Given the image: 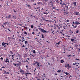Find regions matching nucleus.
Returning a JSON list of instances; mask_svg holds the SVG:
<instances>
[{
	"label": "nucleus",
	"mask_w": 80,
	"mask_h": 80,
	"mask_svg": "<svg viewBox=\"0 0 80 80\" xmlns=\"http://www.w3.org/2000/svg\"><path fill=\"white\" fill-rule=\"evenodd\" d=\"M20 73H22V74H25V75H28V74H30V75H32V73L30 72H27L25 73V71L22 70V69L20 70Z\"/></svg>",
	"instance_id": "1"
},
{
	"label": "nucleus",
	"mask_w": 80,
	"mask_h": 80,
	"mask_svg": "<svg viewBox=\"0 0 80 80\" xmlns=\"http://www.w3.org/2000/svg\"><path fill=\"white\" fill-rule=\"evenodd\" d=\"M63 11L64 12L65 15H68V10L66 9L65 8H64Z\"/></svg>",
	"instance_id": "2"
},
{
	"label": "nucleus",
	"mask_w": 80,
	"mask_h": 80,
	"mask_svg": "<svg viewBox=\"0 0 80 80\" xmlns=\"http://www.w3.org/2000/svg\"><path fill=\"white\" fill-rule=\"evenodd\" d=\"M18 80H25V78H22V77L18 78Z\"/></svg>",
	"instance_id": "3"
},
{
	"label": "nucleus",
	"mask_w": 80,
	"mask_h": 80,
	"mask_svg": "<svg viewBox=\"0 0 80 80\" xmlns=\"http://www.w3.org/2000/svg\"><path fill=\"white\" fill-rule=\"evenodd\" d=\"M35 64H37V68H39V67H40V63H39V62H35Z\"/></svg>",
	"instance_id": "4"
},
{
	"label": "nucleus",
	"mask_w": 80,
	"mask_h": 80,
	"mask_svg": "<svg viewBox=\"0 0 80 80\" xmlns=\"http://www.w3.org/2000/svg\"><path fill=\"white\" fill-rule=\"evenodd\" d=\"M7 44V43H5L4 42H3L2 43V45L5 48H6V45L5 44Z\"/></svg>",
	"instance_id": "5"
},
{
	"label": "nucleus",
	"mask_w": 80,
	"mask_h": 80,
	"mask_svg": "<svg viewBox=\"0 0 80 80\" xmlns=\"http://www.w3.org/2000/svg\"><path fill=\"white\" fill-rule=\"evenodd\" d=\"M5 62H6V63H9V60H8V58H7L6 59V60L5 61Z\"/></svg>",
	"instance_id": "6"
},
{
	"label": "nucleus",
	"mask_w": 80,
	"mask_h": 80,
	"mask_svg": "<svg viewBox=\"0 0 80 80\" xmlns=\"http://www.w3.org/2000/svg\"><path fill=\"white\" fill-rule=\"evenodd\" d=\"M4 74H7L8 75H9V72H7L6 71L4 70V72L3 73Z\"/></svg>",
	"instance_id": "7"
},
{
	"label": "nucleus",
	"mask_w": 80,
	"mask_h": 80,
	"mask_svg": "<svg viewBox=\"0 0 80 80\" xmlns=\"http://www.w3.org/2000/svg\"><path fill=\"white\" fill-rule=\"evenodd\" d=\"M38 29L41 32H43V29L41 28H39Z\"/></svg>",
	"instance_id": "8"
},
{
	"label": "nucleus",
	"mask_w": 80,
	"mask_h": 80,
	"mask_svg": "<svg viewBox=\"0 0 80 80\" xmlns=\"http://www.w3.org/2000/svg\"><path fill=\"white\" fill-rule=\"evenodd\" d=\"M62 1L61 2H60V5H65V3L63 2H62Z\"/></svg>",
	"instance_id": "9"
},
{
	"label": "nucleus",
	"mask_w": 80,
	"mask_h": 80,
	"mask_svg": "<svg viewBox=\"0 0 80 80\" xmlns=\"http://www.w3.org/2000/svg\"><path fill=\"white\" fill-rule=\"evenodd\" d=\"M13 65H14V66H16V67H17V66H18V65H19V64H15V63H13Z\"/></svg>",
	"instance_id": "10"
},
{
	"label": "nucleus",
	"mask_w": 80,
	"mask_h": 80,
	"mask_svg": "<svg viewBox=\"0 0 80 80\" xmlns=\"http://www.w3.org/2000/svg\"><path fill=\"white\" fill-rule=\"evenodd\" d=\"M75 23L76 25H80V22H78V21H76Z\"/></svg>",
	"instance_id": "11"
},
{
	"label": "nucleus",
	"mask_w": 80,
	"mask_h": 80,
	"mask_svg": "<svg viewBox=\"0 0 80 80\" xmlns=\"http://www.w3.org/2000/svg\"><path fill=\"white\" fill-rule=\"evenodd\" d=\"M11 18V15H9L8 16H6V18Z\"/></svg>",
	"instance_id": "12"
},
{
	"label": "nucleus",
	"mask_w": 80,
	"mask_h": 80,
	"mask_svg": "<svg viewBox=\"0 0 80 80\" xmlns=\"http://www.w3.org/2000/svg\"><path fill=\"white\" fill-rule=\"evenodd\" d=\"M40 7H38L36 8V9H38V11H39V12H40Z\"/></svg>",
	"instance_id": "13"
},
{
	"label": "nucleus",
	"mask_w": 80,
	"mask_h": 80,
	"mask_svg": "<svg viewBox=\"0 0 80 80\" xmlns=\"http://www.w3.org/2000/svg\"><path fill=\"white\" fill-rule=\"evenodd\" d=\"M73 4L74 5V7H76V4H77V2H73Z\"/></svg>",
	"instance_id": "14"
},
{
	"label": "nucleus",
	"mask_w": 80,
	"mask_h": 80,
	"mask_svg": "<svg viewBox=\"0 0 80 80\" xmlns=\"http://www.w3.org/2000/svg\"><path fill=\"white\" fill-rule=\"evenodd\" d=\"M61 42V41H60L59 42H58V43H56V44H56V45H57V47H58V45H59V44H60V43Z\"/></svg>",
	"instance_id": "15"
},
{
	"label": "nucleus",
	"mask_w": 80,
	"mask_h": 80,
	"mask_svg": "<svg viewBox=\"0 0 80 80\" xmlns=\"http://www.w3.org/2000/svg\"><path fill=\"white\" fill-rule=\"evenodd\" d=\"M42 38H45V37H44V35H43V34H42Z\"/></svg>",
	"instance_id": "16"
},
{
	"label": "nucleus",
	"mask_w": 80,
	"mask_h": 80,
	"mask_svg": "<svg viewBox=\"0 0 80 80\" xmlns=\"http://www.w3.org/2000/svg\"><path fill=\"white\" fill-rule=\"evenodd\" d=\"M70 65L69 64H68L67 65V66L68 67V69L70 68H71V66H69Z\"/></svg>",
	"instance_id": "17"
},
{
	"label": "nucleus",
	"mask_w": 80,
	"mask_h": 80,
	"mask_svg": "<svg viewBox=\"0 0 80 80\" xmlns=\"http://www.w3.org/2000/svg\"><path fill=\"white\" fill-rule=\"evenodd\" d=\"M45 22H52V21L51 20H45Z\"/></svg>",
	"instance_id": "18"
},
{
	"label": "nucleus",
	"mask_w": 80,
	"mask_h": 80,
	"mask_svg": "<svg viewBox=\"0 0 80 80\" xmlns=\"http://www.w3.org/2000/svg\"><path fill=\"white\" fill-rule=\"evenodd\" d=\"M9 53H11V54H12V55H13V53L12 51H9Z\"/></svg>",
	"instance_id": "19"
},
{
	"label": "nucleus",
	"mask_w": 80,
	"mask_h": 80,
	"mask_svg": "<svg viewBox=\"0 0 80 80\" xmlns=\"http://www.w3.org/2000/svg\"><path fill=\"white\" fill-rule=\"evenodd\" d=\"M63 30H61L60 32V33H61V34H63Z\"/></svg>",
	"instance_id": "20"
},
{
	"label": "nucleus",
	"mask_w": 80,
	"mask_h": 80,
	"mask_svg": "<svg viewBox=\"0 0 80 80\" xmlns=\"http://www.w3.org/2000/svg\"><path fill=\"white\" fill-rule=\"evenodd\" d=\"M72 26L73 27V28H77V25H76L75 26H74V25L73 24H72Z\"/></svg>",
	"instance_id": "21"
},
{
	"label": "nucleus",
	"mask_w": 80,
	"mask_h": 80,
	"mask_svg": "<svg viewBox=\"0 0 80 80\" xmlns=\"http://www.w3.org/2000/svg\"><path fill=\"white\" fill-rule=\"evenodd\" d=\"M65 74H66V76H67V75H69V73H68V72H64Z\"/></svg>",
	"instance_id": "22"
},
{
	"label": "nucleus",
	"mask_w": 80,
	"mask_h": 80,
	"mask_svg": "<svg viewBox=\"0 0 80 80\" xmlns=\"http://www.w3.org/2000/svg\"><path fill=\"white\" fill-rule=\"evenodd\" d=\"M36 32H38V34H40V32H38V29H36Z\"/></svg>",
	"instance_id": "23"
},
{
	"label": "nucleus",
	"mask_w": 80,
	"mask_h": 80,
	"mask_svg": "<svg viewBox=\"0 0 80 80\" xmlns=\"http://www.w3.org/2000/svg\"><path fill=\"white\" fill-rule=\"evenodd\" d=\"M38 5H40V4H42V2H38L37 3Z\"/></svg>",
	"instance_id": "24"
},
{
	"label": "nucleus",
	"mask_w": 80,
	"mask_h": 80,
	"mask_svg": "<svg viewBox=\"0 0 80 80\" xmlns=\"http://www.w3.org/2000/svg\"><path fill=\"white\" fill-rule=\"evenodd\" d=\"M77 63L76 62L75 63H73V65H77Z\"/></svg>",
	"instance_id": "25"
},
{
	"label": "nucleus",
	"mask_w": 80,
	"mask_h": 80,
	"mask_svg": "<svg viewBox=\"0 0 80 80\" xmlns=\"http://www.w3.org/2000/svg\"><path fill=\"white\" fill-rule=\"evenodd\" d=\"M75 14L76 15H78V14H79V12H76L75 13Z\"/></svg>",
	"instance_id": "26"
},
{
	"label": "nucleus",
	"mask_w": 80,
	"mask_h": 80,
	"mask_svg": "<svg viewBox=\"0 0 80 80\" xmlns=\"http://www.w3.org/2000/svg\"><path fill=\"white\" fill-rule=\"evenodd\" d=\"M43 14H46V15H48V13L47 12H43Z\"/></svg>",
	"instance_id": "27"
},
{
	"label": "nucleus",
	"mask_w": 80,
	"mask_h": 80,
	"mask_svg": "<svg viewBox=\"0 0 80 80\" xmlns=\"http://www.w3.org/2000/svg\"><path fill=\"white\" fill-rule=\"evenodd\" d=\"M61 5L62 7L63 8H65V5H63L61 4Z\"/></svg>",
	"instance_id": "28"
},
{
	"label": "nucleus",
	"mask_w": 80,
	"mask_h": 80,
	"mask_svg": "<svg viewBox=\"0 0 80 80\" xmlns=\"http://www.w3.org/2000/svg\"><path fill=\"white\" fill-rule=\"evenodd\" d=\"M65 7H66V8L67 9H66V10H68V6H66L65 5Z\"/></svg>",
	"instance_id": "29"
},
{
	"label": "nucleus",
	"mask_w": 80,
	"mask_h": 80,
	"mask_svg": "<svg viewBox=\"0 0 80 80\" xmlns=\"http://www.w3.org/2000/svg\"><path fill=\"white\" fill-rule=\"evenodd\" d=\"M26 68H28V70H30V69H31V68H28V66H27V65H26Z\"/></svg>",
	"instance_id": "30"
},
{
	"label": "nucleus",
	"mask_w": 80,
	"mask_h": 80,
	"mask_svg": "<svg viewBox=\"0 0 80 80\" xmlns=\"http://www.w3.org/2000/svg\"><path fill=\"white\" fill-rule=\"evenodd\" d=\"M63 62H64V61L63 60H61V63H63Z\"/></svg>",
	"instance_id": "31"
},
{
	"label": "nucleus",
	"mask_w": 80,
	"mask_h": 80,
	"mask_svg": "<svg viewBox=\"0 0 80 80\" xmlns=\"http://www.w3.org/2000/svg\"><path fill=\"white\" fill-rule=\"evenodd\" d=\"M24 43L25 44H27V43H28V41H25Z\"/></svg>",
	"instance_id": "32"
},
{
	"label": "nucleus",
	"mask_w": 80,
	"mask_h": 80,
	"mask_svg": "<svg viewBox=\"0 0 80 80\" xmlns=\"http://www.w3.org/2000/svg\"><path fill=\"white\" fill-rule=\"evenodd\" d=\"M57 72L60 73V72H61V70H58V71H57Z\"/></svg>",
	"instance_id": "33"
},
{
	"label": "nucleus",
	"mask_w": 80,
	"mask_h": 80,
	"mask_svg": "<svg viewBox=\"0 0 80 80\" xmlns=\"http://www.w3.org/2000/svg\"><path fill=\"white\" fill-rule=\"evenodd\" d=\"M33 53H36V52L35 51V50H33Z\"/></svg>",
	"instance_id": "34"
},
{
	"label": "nucleus",
	"mask_w": 80,
	"mask_h": 80,
	"mask_svg": "<svg viewBox=\"0 0 80 80\" xmlns=\"http://www.w3.org/2000/svg\"><path fill=\"white\" fill-rule=\"evenodd\" d=\"M43 32L44 33H47V32L45 30H44V29L43 30Z\"/></svg>",
	"instance_id": "35"
},
{
	"label": "nucleus",
	"mask_w": 80,
	"mask_h": 80,
	"mask_svg": "<svg viewBox=\"0 0 80 80\" xmlns=\"http://www.w3.org/2000/svg\"><path fill=\"white\" fill-rule=\"evenodd\" d=\"M33 25H31V28H33Z\"/></svg>",
	"instance_id": "36"
},
{
	"label": "nucleus",
	"mask_w": 80,
	"mask_h": 80,
	"mask_svg": "<svg viewBox=\"0 0 80 80\" xmlns=\"http://www.w3.org/2000/svg\"><path fill=\"white\" fill-rule=\"evenodd\" d=\"M70 8H74V7H73V6H71L70 7Z\"/></svg>",
	"instance_id": "37"
},
{
	"label": "nucleus",
	"mask_w": 80,
	"mask_h": 80,
	"mask_svg": "<svg viewBox=\"0 0 80 80\" xmlns=\"http://www.w3.org/2000/svg\"><path fill=\"white\" fill-rule=\"evenodd\" d=\"M71 40L72 42H73L74 41V39H71Z\"/></svg>",
	"instance_id": "38"
},
{
	"label": "nucleus",
	"mask_w": 80,
	"mask_h": 80,
	"mask_svg": "<svg viewBox=\"0 0 80 80\" xmlns=\"http://www.w3.org/2000/svg\"><path fill=\"white\" fill-rule=\"evenodd\" d=\"M4 23V25H6L7 23V22H5L4 23Z\"/></svg>",
	"instance_id": "39"
},
{
	"label": "nucleus",
	"mask_w": 80,
	"mask_h": 80,
	"mask_svg": "<svg viewBox=\"0 0 80 80\" xmlns=\"http://www.w3.org/2000/svg\"><path fill=\"white\" fill-rule=\"evenodd\" d=\"M13 18H14L15 19H16V16H13Z\"/></svg>",
	"instance_id": "40"
},
{
	"label": "nucleus",
	"mask_w": 80,
	"mask_h": 80,
	"mask_svg": "<svg viewBox=\"0 0 80 80\" xmlns=\"http://www.w3.org/2000/svg\"><path fill=\"white\" fill-rule=\"evenodd\" d=\"M80 48H78V52H80V49H79Z\"/></svg>",
	"instance_id": "41"
},
{
	"label": "nucleus",
	"mask_w": 80,
	"mask_h": 80,
	"mask_svg": "<svg viewBox=\"0 0 80 80\" xmlns=\"http://www.w3.org/2000/svg\"><path fill=\"white\" fill-rule=\"evenodd\" d=\"M24 34H26V35H27V33L26 32H24Z\"/></svg>",
	"instance_id": "42"
},
{
	"label": "nucleus",
	"mask_w": 80,
	"mask_h": 80,
	"mask_svg": "<svg viewBox=\"0 0 80 80\" xmlns=\"http://www.w3.org/2000/svg\"><path fill=\"white\" fill-rule=\"evenodd\" d=\"M28 7H29L30 8H31V6H30V5L29 4V5H28Z\"/></svg>",
	"instance_id": "43"
},
{
	"label": "nucleus",
	"mask_w": 80,
	"mask_h": 80,
	"mask_svg": "<svg viewBox=\"0 0 80 80\" xmlns=\"http://www.w3.org/2000/svg\"><path fill=\"white\" fill-rule=\"evenodd\" d=\"M43 75L44 76V77H46V76H45V73H43Z\"/></svg>",
	"instance_id": "44"
},
{
	"label": "nucleus",
	"mask_w": 80,
	"mask_h": 80,
	"mask_svg": "<svg viewBox=\"0 0 80 80\" xmlns=\"http://www.w3.org/2000/svg\"><path fill=\"white\" fill-rule=\"evenodd\" d=\"M63 28H64V29H65V28H65V26H63Z\"/></svg>",
	"instance_id": "45"
},
{
	"label": "nucleus",
	"mask_w": 80,
	"mask_h": 80,
	"mask_svg": "<svg viewBox=\"0 0 80 80\" xmlns=\"http://www.w3.org/2000/svg\"><path fill=\"white\" fill-rule=\"evenodd\" d=\"M11 56L13 58H14V55H12Z\"/></svg>",
	"instance_id": "46"
},
{
	"label": "nucleus",
	"mask_w": 80,
	"mask_h": 80,
	"mask_svg": "<svg viewBox=\"0 0 80 80\" xmlns=\"http://www.w3.org/2000/svg\"><path fill=\"white\" fill-rule=\"evenodd\" d=\"M8 40H10V37H8Z\"/></svg>",
	"instance_id": "47"
},
{
	"label": "nucleus",
	"mask_w": 80,
	"mask_h": 80,
	"mask_svg": "<svg viewBox=\"0 0 80 80\" xmlns=\"http://www.w3.org/2000/svg\"><path fill=\"white\" fill-rule=\"evenodd\" d=\"M76 33H78V30H77L76 32Z\"/></svg>",
	"instance_id": "48"
},
{
	"label": "nucleus",
	"mask_w": 80,
	"mask_h": 80,
	"mask_svg": "<svg viewBox=\"0 0 80 80\" xmlns=\"http://www.w3.org/2000/svg\"><path fill=\"white\" fill-rule=\"evenodd\" d=\"M75 60H80V59L77 58L75 59Z\"/></svg>",
	"instance_id": "49"
},
{
	"label": "nucleus",
	"mask_w": 80,
	"mask_h": 80,
	"mask_svg": "<svg viewBox=\"0 0 80 80\" xmlns=\"http://www.w3.org/2000/svg\"><path fill=\"white\" fill-rule=\"evenodd\" d=\"M66 22H70V21H69V20H66Z\"/></svg>",
	"instance_id": "50"
},
{
	"label": "nucleus",
	"mask_w": 80,
	"mask_h": 80,
	"mask_svg": "<svg viewBox=\"0 0 80 80\" xmlns=\"http://www.w3.org/2000/svg\"><path fill=\"white\" fill-rule=\"evenodd\" d=\"M2 27H3V28H5V27L4 26H3V25H2Z\"/></svg>",
	"instance_id": "51"
},
{
	"label": "nucleus",
	"mask_w": 80,
	"mask_h": 80,
	"mask_svg": "<svg viewBox=\"0 0 80 80\" xmlns=\"http://www.w3.org/2000/svg\"><path fill=\"white\" fill-rule=\"evenodd\" d=\"M44 1H45V2H48V0H44Z\"/></svg>",
	"instance_id": "52"
},
{
	"label": "nucleus",
	"mask_w": 80,
	"mask_h": 80,
	"mask_svg": "<svg viewBox=\"0 0 80 80\" xmlns=\"http://www.w3.org/2000/svg\"><path fill=\"white\" fill-rule=\"evenodd\" d=\"M35 0H31V1H32V2H34Z\"/></svg>",
	"instance_id": "53"
},
{
	"label": "nucleus",
	"mask_w": 80,
	"mask_h": 80,
	"mask_svg": "<svg viewBox=\"0 0 80 80\" xmlns=\"http://www.w3.org/2000/svg\"><path fill=\"white\" fill-rule=\"evenodd\" d=\"M5 68L4 66H3L2 67V68Z\"/></svg>",
	"instance_id": "54"
},
{
	"label": "nucleus",
	"mask_w": 80,
	"mask_h": 80,
	"mask_svg": "<svg viewBox=\"0 0 80 80\" xmlns=\"http://www.w3.org/2000/svg\"><path fill=\"white\" fill-rule=\"evenodd\" d=\"M10 56H12V55H11V54H10L9 56H8V57L10 58Z\"/></svg>",
	"instance_id": "55"
},
{
	"label": "nucleus",
	"mask_w": 80,
	"mask_h": 80,
	"mask_svg": "<svg viewBox=\"0 0 80 80\" xmlns=\"http://www.w3.org/2000/svg\"><path fill=\"white\" fill-rule=\"evenodd\" d=\"M39 25H43V24H42L41 23H40Z\"/></svg>",
	"instance_id": "56"
},
{
	"label": "nucleus",
	"mask_w": 80,
	"mask_h": 80,
	"mask_svg": "<svg viewBox=\"0 0 80 80\" xmlns=\"http://www.w3.org/2000/svg\"><path fill=\"white\" fill-rule=\"evenodd\" d=\"M67 57H71V55H68L67 56Z\"/></svg>",
	"instance_id": "57"
},
{
	"label": "nucleus",
	"mask_w": 80,
	"mask_h": 80,
	"mask_svg": "<svg viewBox=\"0 0 80 80\" xmlns=\"http://www.w3.org/2000/svg\"><path fill=\"white\" fill-rule=\"evenodd\" d=\"M52 1L50 0L49 2V3H52Z\"/></svg>",
	"instance_id": "58"
},
{
	"label": "nucleus",
	"mask_w": 80,
	"mask_h": 80,
	"mask_svg": "<svg viewBox=\"0 0 80 80\" xmlns=\"http://www.w3.org/2000/svg\"><path fill=\"white\" fill-rule=\"evenodd\" d=\"M1 60H3V58H2V57H1Z\"/></svg>",
	"instance_id": "59"
},
{
	"label": "nucleus",
	"mask_w": 80,
	"mask_h": 80,
	"mask_svg": "<svg viewBox=\"0 0 80 80\" xmlns=\"http://www.w3.org/2000/svg\"><path fill=\"white\" fill-rule=\"evenodd\" d=\"M56 9L57 11H59V10H60L59 9Z\"/></svg>",
	"instance_id": "60"
},
{
	"label": "nucleus",
	"mask_w": 80,
	"mask_h": 80,
	"mask_svg": "<svg viewBox=\"0 0 80 80\" xmlns=\"http://www.w3.org/2000/svg\"><path fill=\"white\" fill-rule=\"evenodd\" d=\"M59 26L60 27H62V24H60L59 25Z\"/></svg>",
	"instance_id": "61"
},
{
	"label": "nucleus",
	"mask_w": 80,
	"mask_h": 80,
	"mask_svg": "<svg viewBox=\"0 0 80 80\" xmlns=\"http://www.w3.org/2000/svg\"><path fill=\"white\" fill-rule=\"evenodd\" d=\"M67 4H68V5H70V2H68L67 3Z\"/></svg>",
	"instance_id": "62"
},
{
	"label": "nucleus",
	"mask_w": 80,
	"mask_h": 80,
	"mask_svg": "<svg viewBox=\"0 0 80 80\" xmlns=\"http://www.w3.org/2000/svg\"><path fill=\"white\" fill-rule=\"evenodd\" d=\"M22 47H25V45H23L22 46Z\"/></svg>",
	"instance_id": "63"
},
{
	"label": "nucleus",
	"mask_w": 80,
	"mask_h": 80,
	"mask_svg": "<svg viewBox=\"0 0 80 80\" xmlns=\"http://www.w3.org/2000/svg\"><path fill=\"white\" fill-rule=\"evenodd\" d=\"M42 80H45L44 78H42Z\"/></svg>",
	"instance_id": "64"
}]
</instances>
